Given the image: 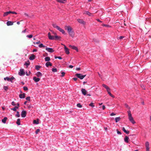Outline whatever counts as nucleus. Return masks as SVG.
Wrapping results in <instances>:
<instances>
[{
	"label": "nucleus",
	"instance_id": "obj_14",
	"mask_svg": "<svg viewBox=\"0 0 151 151\" xmlns=\"http://www.w3.org/2000/svg\"><path fill=\"white\" fill-rule=\"evenodd\" d=\"M56 1L60 3H65L67 2V0H56Z\"/></svg>",
	"mask_w": 151,
	"mask_h": 151
},
{
	"label": "nucleus",
	"instance_id": "obj_45",
	"mask_svg": "<svg viewBox=\"0 0 151 151\" xmlns=\"http://www.w3.org/2000/svg\"><path fill=\"white\" fill-rule=\"evenodd\" d=\"M146 151H150L149 146L146 147Z\"/></svg>",
	"mask_w": 151,
	"mask_h": 151
},
{
	"label": "nucleus",
	"instance_id": "obj_39",
	"mask_svg": "<svg viewBox=\"0 0 151 151\" xmlns=\"http://www.w3.org/2000/svg\"><path fill=\"white\" fill-rule=\"evenodd\" d=\"M27 37L29 38H31L33 37V35H27Z\"/></svg>",
	"mask_w": 151,
	"mask_h": 151
},
{
	"label": "nucleus",
	"instance_id": "obj_20",
	"mask_svg": "<svg viewBox=\"0 0 151 151\" xmlns=\"http://www.w3.org/2000/svg\"><path fill=\"white\" fill-rule=\"evenodd\" d=\"M45 65L47 67H48L49 66H51L52 65V64L50 62H47L46 63V64H45Z\"/></svg>",
	"mask_w": 151,
	"mask_h": 151
},
{
	"label": "nucleus",
	"instance_id": "obj_60",
	"mask_svg": "<svg viewBox=\"0 0 151 151\" xmlns=\"http://www.w3.org/2000/svg\"><path fill=\"white\" fill-rule=\"evenodd\" d=\"M124 37L123 36H120L119 37V39H123Z\"/></svg>",
	"mask_w": 151,
	"mask_h": 151
},
{
	"label": "nucleus",
	"instance_id": "obj_62",
	"mask_svg": "<svg viewBox=\"0 0 151 151\" xmlns=\"http://www.w3.org/2000/svg\"><path fill=\"white\" fill-rule=\"evenodd\" d=\"M102 109L103 110L104 109H105V106H104V105L102 106Z\"/></svg>",
	"mask_w": 151,
	"mask_h": 151
},
{
	"label": "nucleus",
	"instance_id": "obj_23",
	"mask_svg": "<svg viewBox=\"0 0 151 151\" xmlns=\"http://www.w3.org/2000/svg\"><path fill=\"white\" fill-rule=\"evenodd\" d=\"M84 14H86L88 15L89 16H92V14L91 13L89 12L88 11H86L85 12Z\"/></svg>",
	"mask_w": 151,
	"mask_h": 151
},
{
	"label": "nucleus",
	"instance_id": "obj_54",
	"mask_svg": "<svg viewBox=\"0 0 151 151\" xmlns=\"http://www.w3.org/2000/svg\"><path fill=\"white\" fill-rule=\"evenodd\" d=\"M29 63L26 62L24 64V65H26L27 67L29 65Z\"/></svg>",
	"mask_w": 151,
	"mask_h": 151
},
{
	"label": "nucleus",
	"instance_id": "obj_49",
	"mask_svg": "<svg viewBox=\"0 0 151 151\" xmlns=\"http://www.w3.org/2000/svg\"><path fill=\"white\" fill-rule=\"evenodd\" d=\"M106 89L108 93L110 92V89L109 87L107 88H106Z\"/></svg>",
	"mask_w": 151,
	"mask_h": 151
},
{
	"label": "nucleus",
	"instance_id": "obj_63",
	"mask_svg": "<svg viewBox=\"0 0 151 151\" xmlns=\"http://www.w3.org/2000/svg\"><path fill=\"white\" fill-rule=\"evenodd\" d=\"M26 29H25V30H24L22 32V33H25L26 32Z\"/></svg>",
	"mask_w": 151,
	"mask_h": 151
},
{
	"label": "nucleus",
	"instance_id": "obj_28",
	"mask_svg": "<svg viewBox=\"0 0 151 151\" xmlns=\"http://www.w3.org/2000/svg\"><path fill=\"white\" fill-rule=\"evenodd\" d=\"M11 11H9L5 13L4 14V16H6L8 15V14L11 13Z\"/></svg>",
	"mask_w": 151,
	"mask_h": 151
},
{
	"label": "nucleus",
	"instance_id": "obj_18",
	"mask_svg": "<svg viewBox=\"0 0 151 151\" xmlns=\"http://www.w3.org/2000/svg\"><path fill=\"white\" fill-rule=\"evenodd\" d=\"M122 130L123 131L125 132V133L126 134H129V131H127L125 128L124 127H123V128H122Z\"/></svg>",
	"mask_w": 151,
	"mask_h": 151
},
{
	"label": "nucleus",
	"instance_id": "obj_19",
	"mask_svg": "<svg viewBox=\"0 0 151 151\" xmlns=\"http://www.w3.org/2000/svg\"><path fill=\"white\" fill-rule=\"evenodd\" d=\"M35 58V56L34 55H32L30 56L29 58V59L31 60H33Z\"/></svg>",
	"mask_w": 151,
	"mask_h": 151
},
{
	"label": "nucleus",
	"instance_id": "obj_40",
	"mask_svg": "<svg viewBox=\"0 0 151 151\" xmlns=\"http://www.w3.org/2000/svg\"><path fill=\"white\" fill-rule=\"evenodd\" d=\"M149 146V143L148 142H147L145 143V147Z\"/></svg>",
	"mask_w": 151,
	"mask_h": 151
},
{
	"label": "nucleus",
	"instance_id": "obj_5",
	"mask_svg": "<svg viewBox=\"0 0 151 151\" xmlns=\"http://www.w3.org/2000/svg\"><path fill=\"white\" fill-rule=\"evenodd\" d=\"M64 46V48L65 51V53L67 54H69L70 53L69 50L68 49L67 47L65 45H63Z\"/></svg>",
	"mask_w": 151,
	"mask_h": 151
},
{
	"label": "nucleus",
	"instance_id": "obj_56",
	"mask_svg": "<svg viewBox=\"0 0 151 151\" xmlns=\"http://www.w3.org/2000/svg\"><path fill=\"white\" fill-rule=\"evenodd\" d=\"M11 13H12V14H17V13L15 12H12V11H11Z\"/></svg>",
	"mask_w": 151,
	"mask_h": 151
},
{
	"label": "nucleus",
	"instance_id": "obj_11",
	"mask_svg": "<svg viewBox=\"0 0 151 151\" xmlns=\"http://www.w3.org/2000/svg\"><path fill=\"white\" fill-rule=\"evenodd\" d=\"M77 20L79 23L81 24H85V22L82 19H77Z\"/></svg>",
	"mask_w": 151,
	"mask_h": 151
},
{
	"label": "nucleus",
	"instance_id": "obj_12",
	"mask_svg": "<svg viewBox=\"0 0 151 151\" xmlns=\"http://www.w3.org/2000/svg\"><path fill=\"white\" fill-rule=\"evenodd\" d=\"M35 75L37 77H41L42 75V73L40 72H37L35 74Z\"/></svg>",
	"mask_w": 151,
	"mask_h": 151
},
{
	"label": "nucleus",
	"instance_id": "obj_26",
	"mask_svg": "<svg viewBox=\"0 0 151 151\" xmlns=\"http://www.w3.org/2000/svg\"><path fill=\"white\" fill-rule=\"evenodd\" d=\"M18 108V107H17V106H15L14 108H11V110H13L14 111H16L17 109Z\"/></svg>",
	"mask_w": 151,
	"mask_h": 151
},
{
	"label": "nucleus",
	"instance_id": "obj_13",
	"mask_svg": "<svg viewBox=\"0 0 151 151\" xmlns=\"http://www.w3.org/2000/svg\"><path fill=\"white\" fill-rule=\"evenodd\" d=\"M33 80L35 82H37L40 81V79L38 78H37L36 77H34L33 78Z\"/></svg>",
	"mask_w": 151,
	"mask_h": 151
},
{
	"label": "nucleus",
	"instance_id": "obj_50",
	"mask_svg": "<svg viewBox=\"0 0 151 151\" xmlns=\"http://www.w3.org/2000/svg\"><path fill=\"white\" fill-rule=\"evenodd\" d=\"M89 106H92V107H94V106L93 105V103H91L90 104Z\"/></svg>",
	"mask_w": 151,
	"mask_h": 151
},
{
	"label": "nucleus",
	"instance_id": "obj_46",
	"mask_svg": "<svg viewBox=\"0 0 151 151\" xmlns=\"http://www.w3.org/2000/svg\"><path fill=\"white\" fill-rule=\"evenodd\" d=\"M102 26L104 27H110V26L108 24H103Z\"/></svg>",
	"mask_w": 151,
	"mask_h": 151
},
{
	"label": "nucleus",
	"instance_id": "obj_59",
	"mask_svg": "<svg viewBox=\"0 0 151 151\" xmlns=\"http://www.w3.org/2000/svg\"><path fill=\"white\" fill-rule=\"evenodd\" d=\"M37 50L36 49H35L33 50V52H37Z\"/></svg>",
	"mask_w": 151,
	"mask_h": 151
},
{
	"label": "nucleus",
	"instance_id": "obj_61",
	"mask_svg": "<svg viewBox=\"0 0 151 151\" xmlns=\"http://www.w3.org/2000/svg\"><path fill=\"white\" fill-rule=\"evenodd\" d=\"M80 69H80V68H76V70H80Z\"/></svg>",
	"mask_w": 151,
	"mask_h": 151
},
{
	"label": "nucleus",
	"instance_id": "obj_64",
	"mask_svg": "<svg viewBox=\"0 0 151 151\" xmlns=\"http://www.w3.org/2000/svg\"><path fill=\"white\" fill-rule=\"evenodd\" d=\"M58 58L61 60L62 59V58L60 56H59L58 57Z\"/></svg>",
	"mask_w": 151,
	"mask_h": 151
},
{
	"label": "nucleus",
	"instance_id": "obj_10",
	"mask_svg": "<svg viewBox=\"0 0 151 151\" xmlns=\"http://www.w3.org/2000/svg\"><path fill=\"white\" fill-rule=\"evenodd\" d=\"M82 93L84 96H86V95L87 91H86L84 88H82L81 90Z\"/></svg>",
	"mask_w": 151,
	"mask_h": 151
},
{
	"label": "nucleus",
	"instance_id": "obj_2",
	"mask_svg": "<svg viewBox=\"0 0 151 151\" xmlns=\"http://www.w3.org/2000/svg\"><path fill=\"white\" fill-rule=\"evenodd\" d=\"M128 116V119L130 122L133 124H134L136 123L134 121L133 118L132 116V114L130 111L129 110L127 111Z\"/></svg>",
	"mask_w": 151,
	"mask_h": 151
},
{
	"label": "nucleus",
	"instance_id": "obj_7",
	"mask_svg": "<svg viewBox=\"0 0 151 151\" xmlns=\"http://www.w3.org/2000/svg\"><path fill=\"white\" fill-rule=\"evenodd\" d=\"M45 49L47 51L50 52H52L54 51V50L51 48H48L47 47Z\"/></svg>",
	"mask_w": 151,
	"mask_h": 151
},
{
	"label": "nucleus",
	"instance_id": "obj_41",
	"mask_svg": "<svg viewBox=\"0 0 151 151\" xmlns=\"http://www.w3.org/2000/svg\"><path fill=\"white\" fill-rule=\"evenodd\" d=\"M77 106L79 108H81L82 107V105L80 103L78 104H77Z\"/></svg>",
	"mask_w": 151,
	"mask_h": 151
},
{
	"label": "nucleus",
	"instance_id": "obj_51",
	"mask_svg": "<svg viewBox=\"0 0 151 151\" xmlns=\"http://www.w3.org/2000/svg\"><path fill=\"white\" fill-rule=\"evenodd\" d=\"M23 89L24 91H27L28 90L27 88L25 86L23 87Z\"/></svg>",
	"mask_w": 151,
	"mask_h": 151
},
{
	"label": "nucleus",
	"instance_id": "obj_35",
	"mask_svg": "<svg viewBox=\"0 0 151 151\" xmlns=\"http://www.w3.org/2000/svg\"><path fill=\"white\" fill-rule=\"evenodd\" d=\"M4 80L5 81L7 80L8 81H9L10 78L8 77H6L5 78H4Z\"/></svg>",
	"mask_w": 151,
	"mask_h": 151
},
{
	"label": "nucleus",
	"instance_id": "obj_44",
	"mask_svg": "<svg viewBox=\"0 0 151 151\" xmlns=\"http://www.w3.org/2000/svg\"><path fill=\"white\" fill-rule=\"evenodd\" d=\"M40 41H39L38 42H33V43L35 45V44H40Z\"/></svg>",
	"mask_w": 151,
	"mask_h": 151
},
{
	"label": "nucleus",
	"instance_id": "obj_43",
	"mask_svg": "<svg viewBox=\"0 0 151 151\" xmlns=\"http://www.w3.org/2000/svg\"><path fill=\"white\" fill-rule=\"evenodd\" d=\"M108 93L109 94V95L111 96V97H112V98H114V96L111 93V92H109Z\"/></svg>",
	"mask_w": 151,
	"mask_h": 151
},
{
	"label": "nucleus",
	"instance_id": "obj_34",
	"mask_svg": "<svg viewBox=\"0 0 151 151\" xmlns=\"http://www.w3.org/2000/svg\"><path fill=\"white\" fill-rule=\"evenodd\" d=\"M39 47L40 48L44 47H45V46L43 45L42 43H41L39 45Z\"/></svg>",
	"mask_w": 151,
	"mask_h": 151
},
{
	"label": "nucleus",
	"instance_id": "obj_21",
	"mask_svg": "<svg viewBox=\"0 0 151 151\" xmlns=\"http://www.w3.org/2000/svg\"><path fill=\"white\" fill-rule=\"evenodd\" d=\"M7 119V118L6 117H5L2 120V122L4 123L5 124L6 122V121Z\"/></svg>",
	"mask_w": 151,
	"mask_h": 151
},
{
	"label": "nucleus",
	"instance_id": "obj_58",
	"mask_svg": "<svg viewBox=\"0 0 151 151\" xmlns=\"http://www.w3.org/2000/svg\"><path fill=\"white\" fill-rule=\"evenodd\" d=\"M12 105H13V106H15V102L14 101H12Z\"/></svg>",
	"mask_w": 151,
	"mask_h": 151
},
{
	"label": "nucleus",
	"instance_id": "obj_30",
	"mask_svg": "<svg viewBox=\"0 0 151 151\" xmlns=\"http://www.w3.org/2000/svg\"><path fill=\"white\" fill-rule=\"evenodd\" d=\"M14 79H15V78L13 76L10 78L9 81H10L11 83H13V81Z\"/></svg>",
	"mask_w": 151,
	"mask_h": 151
},
{
	"label": "nucleus",
	"instance_id": "obj_6",
	"mask_svg": "<svg viewBox=\"0 0 151 151\" xmlns=\"http://www.w3.org/2000/svg\"><path fill=\"white\" fill-rule=\"evenodd\" d=\"M26 115V112L25 111H22L21 113V116L22 117H25Z\"/></svg>",
	"mask_w": 151,
	"mask_h": 151
},
{
	"label": "nucleus",
	"instance_id": "obj_15",
	"mask_svg": "<svg viewBox=\"0 0 151 151\" xmlns=\"http://www.w3.org/2000/svg\"><path fill=\"white\" fill-rule=\"evenodd\" d=\"M25 94L24 93L22 94H20L19 95V97L20 99H23L25 98Z\"/></svg>",
	"mask_w": 151,
	"mask_h": 151
},
{
	"label": "nucleus",
	"instance_id": "obj_53",
	"mask_svg": "<svg viewBox=\"0 0 151 151\" xmlns=\"http://www.w3.org/2000/svg\"><path fill=\"white\" fill-rule=\"evenodd\" d=\"M118 134H121V133L119 132L118 129L116 130Z\"/></svg>",
	"mask_w": 151,
	"mask_h": 151
},
{
	"label": "nucleus",
	"instance_id": "obj_3",
	"mask_svg": "<svg viewBox=\"0 0 151 151\" xmlns=\"http://www.w3.org/2000/svg\"><path fill=\"white\" fill-rule=\"evenodd\" d=\"M76 76L80 79H82L86 76V75H82L81 74L77 73L76 74Z\"/></svg>",
	"mask_w": 151,
	"mask_h": 151
},
{
	"label": "nucleus",
	"instance_id": "obj_47",
	"mask_svg": "<svg viewBox=\"0 0 151 151\" xmlns=\"http://www.w3.org/2000/svg\"><path fill=\"white\" fill-rule=\"evenodd\" d=\"M102 86L103 87L105 88L106 89V88H107L108 87V86H107L105 84H103L102 85Z\"/></svg>",
	"mask_w": 151,
	"mask_h": 151
},
{
	"label": "nucleus",
	"instance_id": "obj_9",
	"mask_svg": "<svg viewBox=\"0 0 151 151\" xmlns=\"http://www.w3.org/2000/svg\"><path fill=\"white\" fill-rule=\"evenodd\" d=\"M48 37L49 38V39L51 40L55 39L54 36H51L50 35V33L49 32L48 33Z\"/></svg>",
	"mask_w": 151,
	"mask_h": 151
},
{
	"label": "nucleus",
	"instance_id": "obj_27",
	"mask_svg": "<svg viewBox=\"0 0 151 151\" xmlns=\"http://www.w3.org/2000/svg\"><path fill=\"white\" fill-rule=\"evenodd\" d=\"M20 120L19 119H17L16 123L18 125H20Z\"/></svg>",
	"mask_w": 151,
	"mask_h": 151
},
{
	"label": "nucleus",
	"instance_id": "obj_24",
	"mask_svg": "<svg viewBox=\"0 0 151 151\" xmlns=\"http://www.w3.org/2000/svg\"><path fill=\"white\" fill-rule=\"evenodd\" d=\"M71 48H72L73 49L75 50H76L77 51H78V49L77 48V47L73 45L72 46V47Z\"/></svg>",
	"mask_w": 151,
	"mask_h": 151
},
{
	"label": "nucleus",
	"instance_id": "obj_37",
	"mask_svg": "<svg viewBox=\"0 0 151 151\" xmlns=\"http://www.w3.org/2000/svg\"><path fill=\"white\" fill-rule=\"evenodd\" d=\"M52 26L53 27H54V28H56L57 29L58 28V27H59L56 24H52Z\"/></svg>",
	"mask_w": 151,
	"mask_h": 151
},
{
	"label": "nucleus",
	"instance_id": "obj_29",
	"mask_svg": "<svg viewBox=\"0 0 151 151\" xmlns=\"http://www.w3.org/2000/svg\"><path fill=\"white\" fill-rule=\"evenodd\" d=\"M54 37H55V39L56 40H58L61 38V37L60 36H57L56 35Z\"/></svg>",
	"mask_w": 151,
	"mask_h": 151
},
{
	"label": "nucleus",
	"instance_id": "obj_42",
	"mask_svg": "<svg viewBox=\"0 0 151 151\" xmlns=\"http://www.w3.org/2000/svg\"><path fill=\"white\" fill-rule=\"evenodd\" d=\"M65 72H61V74L62 75H61V76L62 77L64 76H65Z\"/></svg>",
	"mask_w": 151,
	"mask_h": 151
},
{
	"label": "nucleus",
	"instance_id": "obj_52",
	"mask_svg": "<svg viewBox=\"0 0 151 151\" xmlns=\"http://www.w3.org/2000/svg\"><path fill=\"white\" fill-rule=\"evenodd\" d=\"M31 73V72L30 71H29V73H27V72H26V74L27 76H28L30 75Z\"/></svg>",
	"mask_w": 151,
	"mask_h": 151
},
{
	"label": "nucleus",
	"instance_id": "obj_33",
	"mask_svg": "<svg viewBox=\"0 0 151 151\" xmlns=\"http://www.w3.org/2000/svg\"><path fill=\"white\" fill-rule=\"evenodd\" d=\"M41 66L40 65H36L35 66V69L37 70H39V69L40 68Z\"/></svg>",
	"mask_w": 151,
	"mask_h": 151
},
{
	"label": "nucleus",
	"instance_id": "obj_55",
	"mask_svg": "<svg viewBox=\"0 0 151 151\" xmlns=\"http://www.w3.org/2000/svg\"><path fill=\"white\" fill-rule=\"evenodd\" d=\"M26 99L27 100H28L29 101H30V97H26Z\"/></svg>",
	"mask_w": 151,
	"mask_h": 151
},
{
	"label": "nucleus",
	"instance_id": "obj_17",
	"mask_svg": "<svg viewBox=\"0 0 151 151\" xmlns=\"http://www.w3.org/2000/svg\"><path fill=\"white\" fill-rule=\"evenodd\" d=\"M13 24V22L11 21H8L6 22V24L7 26L12 25Z\"/></svg>",
	"mask_w": 151,
	"mask_h": 151
},
{
	"label": "nucleus",
	"instance_id": "obj_38",
	"mask_svg": "<svg viewBox=\"0 0 151 151\" xmlns=\"http://www.w3.org/2000/svg\"><path fill=\"white\" fill-rule=\"evenodd\" d=\"M52 71L53 72H55L57 71V69L56 68H53L52 69Z\"/></svg>",
	"mask_w": 151,
	"mask_h": 151
},
{
	"label": "nucleus",
	"instance_id": "obj_16",
	"mask_svg": "<svg viewBox=\"0 0 151 151\" xmlns=\"http://www.w3.org/2000/svg\"><path fill=\"white\" fill-rule=\"evenodd\" d=\"M129 137L127 136H126L125 137V138H124V141L126 143H128L129 142Z\"/></svg>",
	"mask_w": 151,
	"mask_h": 151
},
{
	"label": "nucleus",
	"instance_id": "obj_25",
	"mask_svg": "<svg viewBox=\"0 0 151 151\" xmlns=\"http://www.w3.org/2000/svg\"><path fill=\"white\" fill-rule=\"evenodd\" d=\"M115 119L116 122H118L120 121V117H116L115 118Z\"/></svg>",
	"mask_w": 151,
	"mask_h": 151
},
{
	"label": "nucleus",
	"instance_id": "obj_4",
	"mask_svg": "<svg viewBox=\"0 0 151 151\" xmlns=\"http://www.w3.org/2000/svg\"><path fill=\"white\" fill-rule=\"evenodd\" d=\"M19 75L20 76H24L25 75V73L23 69H21L18 73Z\"/></svg>",
	"mask_w": 151,
	"mask_h": 151
},
{
	"label": "nucleus",
	"instance_id": "obj_36",
	"mask_svg": "<svg viewBox=\"0 0 151 151\" xmlns=\"http://www.w3.org/2000/svg\"><path fill=\"white\" fill-rule=\"evenodd\" d=\"M4 88L5 91H6L8 89V86H4Z\"/></svg>",
	"mask_w": 151,
	"mask_h": 151
},
{
	"label": "nucleus",
	"instance_id": "obj_22",
	"mask_svg": "<svg viewBox=\"0 0 151 151\" xmlns=\"http://www.w3.org/2000/svg\"><path fill=\"white\" fill-rule=\"evenodd\" d=\"M45 61L48 62L50 60V57H47L45 58Z\"/></svg>",
	"mask_w": 151,
	"mask_h": 151
},
{
	"label": "nucleus",
	"instance_id": "obj_48",
	"mask_svg": "<svg viewBox=\"0 0 151 151\" xmlns=\"http://www.w3.org/2000/svg\"><path fill=\"white\" fill-rule=\"evenodd\" d=\"M40 130L39 129H37L35 131V133L36 134H37L38 132H40Z\"/></svg>",
	"mask_w": 151,
	"mask_h": 151
},
{
	"label": "nucleus",
	"instance_id": "obj_8",
	"mask_svg": "<svg viewBox=\"0 0 151 151\" xmlns=\"http://www.w3.org/2000/svg\"><path fill=\"white\" fill-rule=\"evenodd\" d=\"M57 29L59 31L62 32V33L63 34H65V31L62 28L60 27H58Z\"/></svg>",
	"mask_w": 151,
	"mask_h": 151
},
{
	"label": "nucleus",
	"instance_id": "obj_1",
	"mask_svg": "<svg viewBox=\"0 0 151 151\" xmlns=\"http://www.w3.org/2000/svg\"><path fill=\"white\" fill-rule=\"evenodd\" d=\"M65 29L67 31L69 35L71 37H73L74 36L75 33L73 30L72 28L69 26H65Z\"/></svg>",
	"mask_w": 151,
	"mask_h": 151
},
{
	"label": "nucleus",
	"instance_id": "obj_57",
	"mask_svg": "<svg viewBox=\"0 0 151 151\" xmlns=\"http://www.w3.org/2000/svg\"><path fill=\"white\" fill-rule=\"evenodd\" d=\"M115 115H116V114H115L114 113H111L110 114L111 116H113Z\"/></svg>",
	"mask_w": 151,
	"mask_h": 151
},
{
	"label": "nucleus",
	"instance_id": "obj_31",
	"mask_svg": "<svg viewBox=\"0 0 151 151\" xmlns=\"http://www.w3.org/2000/svg\"><path fill=\"white\" fill-rule=\"evenodd\" d=\"M39 120L37 119V121L35 120H34L33 121V122L34 124H39V122H38Z\"/></svg>",
	"mask_w": 151,
	"mask_h": 151
},
{
	"label": "nucleus",
	"instance_id": "obj_32",
	"mask_svg": "<svg viewBox=\"0 0 151 151\" xmlns=\"http://www.w3.org/2000/svg\"><path fill=\"white\" fill-rule=\"evenodd\" d=\"M15 116L17 117H19L20 116V115L19 114V112L18 111H17V114L15 115Z\"/></svg>",
	"mask_w": 151,
	"mask_h": 151
}]
</instances>
